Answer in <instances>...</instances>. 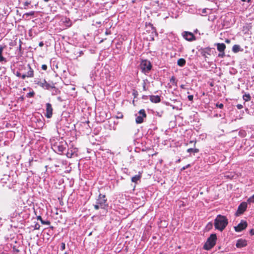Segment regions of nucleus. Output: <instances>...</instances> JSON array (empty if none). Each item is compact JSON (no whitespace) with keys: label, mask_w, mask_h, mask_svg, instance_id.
<instances>
[{"label":"nucleus","mask_w":254,"mask_h":254,"mask_svg":"<svg viewBox=\"0 0 254 254\" xmlns=\"http://www.w3.org/2000/svg\"><path fill=\"white\" fill-rule=\"evenodd\" d=\"M240 49H241V47L239 45H234L233 46V48H232V51L234 52V53H238V52H239L240 51Z\"/></svg>","instance_id":"nucleus-18"},{"label":"nucleus","mask_w":254,"mask_h":254,"mask_svg":"<svg viewBox=\"0 0 254 254\" xmlns=\"http://www.w3.org/2000/svg\"><path fill=\"white\" fill-rule=\"evenodd\" d=\"M212 225H213L212 223H211V222H209V223L208 224V225H207V227H212Z\"/></svg>","instance_id":"nucleus-43"},{"label":"nucleus","mask_w":254,"mask_h":254,"mask_svg":"<svg viewBox=\"0 0 254 254\" xmlns=\"http://www.w3.org/2000/svg\"><path fill=\"white\" fill-rule=\"evenodd\" d=\"M66 146L67 144L65 142H61L56 143L54 147L56 150L61 153L66 149Z\"/></svg>","instance_id":"nucleus-7"},{"label":"nucleus","mask_w":254,"mask_h":254,"mask_svg":"<svg viewBox=\"0 0 254 254\" xmlns=\"http://www.w3.org/2000/svg\"><path fill=\"white\" fill-rule=\"evenodd\" d=\"M43 45H44V43H43V42H40L39 43V46L40 47H42V46H43Z\"/></svg>","instance_id":"nucleus-41"},{"label":"nucleus","mask_w":254,"mask_h":254,"mask_svg":"<svg viewBox=\"0 0 254 254\" xmlns=\"http://www.w3.org/2000/svg\"><path fill=\"white\" fill-rule=\"evenodd\" d=\"M46 110L45 116L47 118H51L53 115V108L52 107V105L50 103H48L46 104Z\"/></svg>","instance_id":"nucleus-9"},{"label":"nucleus","mask_w":254,"mask_h":254,"mask_svg":"<svg viewBox=\"0 0 254 254\" xmlns=\"http://www.w3.org/2000/svg\"><path fill=\"white\" fill-rule=\"evenodd\" d=\"M190 166V164H188V165H187L186 166L184 167L183 168V170H185V169H186L188 168V167H189Z\"/></svg>","instance_id":"nucleus-42"},{"label":"nucleus","mask_w":254,"mask_h":254,"mask_svg":"<svg viewBox=\"0 0 254 254\" xmlns=\"http://www.w3.org/2000/svg\"><path fill=\"white\" fill-rule=\"evenodd\" d=\"M243 99L245 101H249L251 99V96L249 94H245L243 95Z\"/></svg>","instance_id":"nucleus-21"},{"label":"nucleus","mask_w":254,"mask_h":254,"mask_svg":"<svg viewBox=\"0 0 254 254\" xmlns=\"http://www.w3.org/2000/svg\"><path fill=\"white\" fill-rule=\"evenodd\" d=\"M34 13L35 11H31L29 12L25 13L23 15V17H24L25 16H26V18H27L28 16L34 15Z\"/></svg>","instance_id":"nucleus-24"},{"label":"nucleus","mask_w":254,"mask_h":254,"mask_svg":"<svg viewBox=\"0 0 254 254\" xmlns=\"http://www.w3.org/2000/svg\"><path fill=\"white\" fill-rule=\"evenodd\" d=\"M187 152L188 153H193V154L195 153H197L199 151V150L198 149H196V148H189L188 149H187Z\"/></svg>","instance_id":"nucleus-19"},{"label":"nucleus","mask_w":254,"mask_h":254,"mask_svg":"<svg viewBox=\"0 0 254 254\" xmlns=\"http://www.w3.org/2000/svg\"><path fill=\"white\" fill-rule=\"evenodd\" d=\"M20 77L22 78V79H24L26 77H27V76H26V73H24L22 74H21V75Z\"/></svg>","instance_id":"nucleus-34"},{"label":"nucleus","mask_w":254,"mask_h":254,"mask_svg":"<svg viewBox=\"0 0 254 254\" xmlns=\"http://www.w3.org/2000/svg\"><path fill=\"white\" fill-rule=\"evenodd\" d=\"M175 77L174 76H172L170 79V81L171 82H174L175 81Z\"/></svg>","instance_id":"nucleus-38"},{"label":"nucleus","mask_w":254,"mask_h":254,"mask_svg":"<svg viewBox=\"0 0 254 254\" xmlns=\"http://www.w3.org/2000/svg\"><path fill=\"white\" fill-rule=\"evenodd\" d=\"M242 1H244V2H250L251 1V0H241Z\"/></svg>","instance_id":"nucleus-46"},{"label":"nucleus","mask_w":254,"mask_h":254,"mask_svg":"<svg viewBox=\"0 0 254 254\" xmlns=\"http://www.w3.org/2000/svg\"><path fill=\"white\" fill-rule=\"evenodd\" d=\"M225 56V53H224V52H220V53L218 54V57H220V58H224Z\"/></svg>","instance_id":"nucleus-26"},{"label":"nucleus","mask_w":254,"mask_h":254,"mask_svg":"<svg viewBox=\"0 0 254 254\" xmlns=\"http://www.w3.org/2000/svg\"><path fill=\"white\" fill-rule=\"evenodd\" d=\"M75 151V149H74L73 150H68L66 154V155L68 158H71Z\"/></svg>","instance_id":"nucleus-17"},{"label":"nucleus","mask_w":254,"mask_h":254,"mask_svg":"<svg viewBox=\"0 0 254 254\" xmlns=\"http://www.w3.org/2000/svg\"><path fill=\"white\" fill-rule=\"evenodd\" d=\"M109 34V33H108L107 31H106V34H107H107Z\"/></svg>","instance_id":"nucleus-50"},{"label":"nucleus","mask_w":254,"mask_h":254,"mask_svg":"<svg viewBox=\"0 0 254 254\" xmlns=\"http://www.w3.org/2000/svg\"><path fill=\"white\" fill-rule=\"evenodd\" d=\"M247 208V202H242L239 206H238V210L237 211V214L238 215H240L243 214L244 211H246Z\"/></svg>","instance_id":"nucleus-10"},{"label":"nucleus","mask_w":254,"mask_h":254,"mask_svg":"<svg viewBox=\"0 0 254 254\" xmlns=\"http://www.w3.org/2000/svg\"><path fill=\"white\" fill-rule=\"evenodd\" d=\"M45 2H48L49 0H44Z\"/></svg>","instance_id":"nucleus-49"},{"label":"nucleus","mask_w":254,"mask_h":254,"mask_svg":"<svg viewBox=\"0 0 254 254\" xmlns=\"http://www.w3.org/2000/svg\"><path fill=\"white\" fill-rule=\"evenodd\" d=\"M247 202L249 204L254 203V194L247 199Z\"/></svg>","instance_id":"nucleus-22"},{"label":"nucleus","mask_w":254,"mask_h":254,"mask_svg":"<svg viewBox=\"0 0 254 254\" xmlns=\"http://www.w3.org/2000/svg\"><path fill=\"white\" fill-rule=\"evenodd\" d=\"M94 207L96 210H98L99 208H100L99 204H98L97 202L94 205Z\"/></svg>","instance_id":"nucleus-29"},{"label":"nucleus","mask_w":254,"mask_h":254,"mask_svg":"<svg viewBox=\"0 0 254 254\" xmlns=\"http://www.w3.org/2000/svg\"><path fill=\"white\" fill-rule=\"evenodd\" d=\"M150 100L154 103H157L160 102L161 99L160 96L158 95H151L149 97Z\"/></svg>","instance_id":"nucleus-14"},{"label":"nucleus","mask_w":254,"mask_h":254,"mask_svg":"<svg viewBox=\"0 0 254 254\" xmlns=\"http://www.w3.org/2000/svg\"><path fill=\"white\" fill-rule=\"evenodd\" d=\"M35 83L42 87V88L45 89H49L50 88H55L54 84L53 83L50 84L49 83H47V81L45 80V79H35L34 80Z\"/></svg>","instance_id":"nucleus-3"},{"label":"nucleus","mask_w":254,"mask_h":254,"mask_svg":"<svg viewBox=\"0 0 254 254\" xmlns=\"http://www.w3.org/2000/svg\"><path fill=\"white\" fill-rule=\"evenodd\" d=\"M208 10V9H206V8L203 9L202 10V13H206V10Z\"/></svg>","instance_id":"nucleus-45"},{"label":"nucleus","mask_w":254,"mask_h":254,"mask_svg":"<svg viewBox=\"0 0 254 254\" xmlns=\"http://www.w3.org/2000/svg\"><path fill=\"white\" fill-rule=\"evenodd\" d=\"M250 234L252 235H254V229H251L250 231Z\"/></svg>","instance_id":"nucleus-40"},{"label":"nucleus","mask_w":254,"mask_h":254,"mask_svg":"<svg viewBox=\"0 0 254 254\" xmlns=\"http://www.w3.org/2000/svg\"><path fill=\"white\" fill-rule=\"evenodd\" d=\"M19 70L20 71H25L27 77L32 78L34 77V70L29 64L21 66L19 67Z\"/></svg>","instance_id":"nucleus-5"},{"label":"nucleus","mask_w":254,"mask_h":254,"mask_svg":"<svg viewBox=\"0 0 254 254\" xmlns=\"http://www.w3.org/2000/svg\"><path fill=\"white\" fill-rule=\"evenodd\" d=\"M35 94V92L32 91L31 92H30L27 94L26 97L28 98H31L34 96Z\"/></svg>","instance_id":"nucleus-25"},{"label":"nucleus","mask_w":254,"mask_h":254,"mask_svg":"<svg viewBox=\"0 0 254 254\" xmlns=\"http://www.w3.org/2000/svg\"><path fill=\"white\" fill-rule=\"evenodd\" d=\"M186 60L183 58L179 59L177 61L178 65L183 67L186 64Z\"/></svg>","instance_id":"nucleus-16"},{"label":"nucleus","mask_w":254,"mask_h":254,"mask_svg":"<svg viewBox=\"0 0 254 254\" xmlns=\"http://www.w3.org/2000/svg\"><path fill=\"white\" fill-rule=\"evenodd\" d=\"M37 219L41 221L42 220V217L40 216L37 217Z\"/></svg>","instance_id":"nucleus-44"},{"label":"nucleus","mask_w":254,"mask_h":254,"mask_svg":"<svg viewBox=\"0 0 254 254\" xmlns=\"http://www.w3.org/2000/svg\"><path fill=\"white\" fill-rule=\"evenodd\" d=\"M206 54H207V53H206V52L205 50H202V51L201 52V54H202V56L204 57L205 58L206 57Z\"/></svg>","instance_id":"nucleus-32"},{"label":"nucleus","mask_w":254,"mask_h":254,"mask_svg":"<svg viewBox=\"0 0 254 254\" xmlns=\"http://www.w3.org/2000/svg\"><path fill=\"white\" fill-rule=\"evenodd\" d=\"M3 254V253H2V254Z\"/></svg>","instance_id":"nucleus-52"},{"label":"nucleus","mask_w":254,"mask_h":254,"mask_svg":"<svg viewBox=\"0 0 254 254\" xmlns=\"http://www.w3.org/2000/svg\"><path fill=\"white\" fill-rule=\"evenodd\" d=\"M30 4V2L25 1L24 3V4H24V8H26V7H27Z\"/></svg>","instance_id":"nucleus-30"},{"label":"nucleus","mask_w":254,"mask_h":254,"mask_svg":"<svg viewBox=\"0 0 254 254\" xmlns=\"http://www.w3.org/2000/svg\"><path fill=\"white\" fill-rule=\"evenodd\" d=\"M151 64L148 60L142 61L140 64V68L144 73L148 72L151 70Z\"/></svg>","instance_id":"nucleus-6"},{"label":"nucleus","mask_w":254,"mask_h":254,"mask_svg":"<svg viewBox=\"0 0 254 254\" xmlns=\"http://www.w3.org/2000/svg\"><path fill=\"white\" fill-rule=\"evenodd\" d=\"M40 228V225L38 224H37L35 225V229H39Z\"/></svg>","instance_id":"nucleus-39"},{"label":"nucleus","mask_w":254,"mask_h":254,"mask_svg":"<svg viewBox=\"0 0 254 254\" xmlns=\"http://www.w3.org/2000/svg\"><path fill=\"white\" fill-rule=\"evenodd\" d=\"M237 108H238V109H242V108H243V105H241V104H238V105H237Z\"/></svg>","instance_id":"nucleus-37"},{"label":"nucleus","mask_w":254,"mask_h":254,"mask_svg":"<svg viewBox=\"0 0 254 254\" xmlns=\"http://www.w3.org/2000/svg\"><path fill=\"white\" fill-rule=\"evenodd\" d=\"M188 99L190 100V101H192L193 100V96L191 95H189L188 97Z\"/></svg>","instance_id":"nucleus-35"},{"label":"nucleus","mask_w":254,"mask_h":254,"mask_svg":"<svg viewBox=\"0 0 254 254\" xmlns=\"http://www.w3.org/2000/svg\"><path fill=\"white\" fill-rule=\"evenodd\" d=\"M105 195L100 194L96 200V202L99 204L100 208L107 209L108 204L107 202V199L105 198Z\"/></svg>","instance_id":"nucleus-4"},{"label":"nucleus","mask_w":254,"mask_h":254,"mask_svg":"<svg viewBox=\"0 0 254 254\" xmlns=\"http://www.w3.org/2000/svg\"><path fill=\"white\" fill-rule=\"evenodd\" d=\"M217 49L220 52H224L226 49V45L224 43H217L216 44Z\"/></svg>","instance_id":"nucleus-15"},{"label":"nucleus","mask_w":254,"mask_h":254,"mask_svg":"<svg viewBox=\"0 0 254 254\" xmlns=\"http://www.w3.org/2000/svg\"><path fill=\"white\" fill-rule=\"evenodd\" d=\"M184 38L188 41H192L195 40V36L194 35L189 32H184L183 33Z\"/></svg>","instance_id":"nucleus-12"},{"label":"nucleus","mask_w":254,"mask_h":254,"mask_svg":"<svg viewBox=\"0 0 254 254\" xmlns=\"http://www.w3.org/2000/svg\"><path fill=\"white\" fill-rule=\"evenodd\" d=\"M42 69L43 70H46L47 69V66L46 64H43L42 65Z\"/></svg>","instance_id":"nucleus-36"},{"label":"nucleus","mask_w":254,"mask_h":254,"mask_svg":"<svg viewBox=\"0 0 254 254\" xmlns=\"http://www.w3.org/2000/svg\"><path fill=\"white\" fill-rule=\"evenodd\" d=\"M216 240V235L215 234H211L204 245L203 249L205 250H210L215 246Z\"/></svg>","instance_id":"nucleus-2"},{"label":"nucleus","mask_w":254,"mask_h":254,"mask_svg":"<svg viewBox=\"0 0 254 254\" xmlns=\"http://www.w3.org/2000/svg\"><path fill=\"white\" fill-rule=\"evenodd\" d=\"M216 106L217 107L220 108V109H222L223 107V104H222V103H217L216 104Z\"/></svg>","instance_id":"nucleus-28"},{"label":"nucleus","mask_w":254,"mask_h":254,"mask_svg":"<svg viewBox=\"0 0 254 254\" xmlns=\"http://www.w3.org/2000/svg\"><path fill=\"white\" fill-rule=\"evenodd\" d=\"M65 248V245L64 243H62L61 246V250L64 251Z\"/></svg>","instance_id":"nucleus-27"},{"label":"nucleus","mask_w":254,"mask_h":254,"mask_svg":"<svg viewBox=\"0 0 254 254\" xmlns=\"http://www.w3.org/2000/svg\"><path fill=\"white\" fill-rule=\"evenodd\" d=\"M19 70H20L19 69ZM21 71H16V73H15L16 76H17V77H20L21 75V73L20 72Z\"/></svg>","instance_id":"nucleus-31"},{"label":"nucleus","mask_w":254,"mask_h":254,"mask_svg":"<svg viewBox=\"0 0 254 254\" xmlns=\"http://www.w3.org/2000/svg\"><path fill=\"white\" fill-rule=\"evenodd\" d=\"M228 224V219L226 216L218 215L214 220V225L216 229L222 231Z\"/></svg>","instance_id":"nucleus-1"},{"label":"nucleus","mask_w":254,"mask_h":254,"mask_svg":"<svg viewBox=\"0 0 254 254\" xmlns=\"http://www.w3.org/2000/svg\"><path fill=\"white\" fill-rule=\"evenodd\" d=\"M180 87H181V88L184 89L185 88V85H181Z\"/></svg>","instance_id":"nucleus-48"},{"label":"nucleus","mask_w":254,"mask_h":254,"mask_svg":"<svg viewBox=\"0 0 254 254\" xmlns=\"http://www.w3.org/2000/svg\"><path fill=\"white\" fill-rule=\"evenodd\" d=\"M146 117V114L144 109H141L138 112V115H136L135 122L136 124H141L143 122V119Z\"/></svg>","instance_id":"nucleus-8"},{"label":"nucleus","mask_w":254,"mask_h":254,"mask_svg":"<svg viewBox=\"0 0 254 254\" xmlns=\"http://www.w3.org/2000/svg\"><path fill=\"white\" fill-rule=\"evenodd\" d=\"M140 179V175H135L131 178V181L134 183H136Z\"/></svg>","instance_id":"nucleus-20"},{"label":"nucleus","mask_w":254,"mask_h":254,"mask_svg":"<svg viewBox=\"0 0 254 254\" xmlns=\"http://www.w3.org/2000/svg\"><path fill=\"white\" fill-rule=\"evenodd\" d=\"M143 89L144 90H146V87H145V83H144V85L143 86Z\"/></svg>","instance_id":"nucleus-47"},{"label":"nucleus","mask_w":254,"mask_h":254,"mask_svg":"<svg viewBox=\"0 0 254 254\" xmlns=\"http://www.w3.org/2000/svg\"><path fill=\"white\" fill-rule=\"evenodd\" d=\"M41 223L43 224H47V225H49L50 224V222L47 221H45L44 220H42L41 221Z\"/></svg>","instance_id":"nucleus-33"},{"label":"nucleus","mask_w":254,"mask_h":254,"mask_svg":"<svg viewBox=\"0 0 254 254\" xmlns=\"http://www.w3.org/2000/svg\"><path fill=\"white\" fill-rule=\"evenodd\" d=\"M247 226V222L242 220L236 227H235V230L236 232H241V231L245 229Z\"/></svg>","instance_id":"nucleus-11"},{"label":"nucleus","mask_w":254,"mask_h":254,"mask_svg":"<svg viewBox=\"0 0 254 254\" xmlns=\"http://www.w3.org/2000/svg\"><path fill=\"white\" fill-rule=\"evenodd\" d=\"M3 47H0V62L5 61V58L2 56V53L3 51Z\"/></svg>","instance_id":"nucleus-23"},{"label":"nucleus","mask_w":254,"mask_h":254,"mask_svg":"<svg viewBox=\"0 0 254 254\" xmlns=\"http://www.w3.org/2000/svg\"><path fill=\"white\" fill-rule=\"evenodd\" d=\"M247 245V242L246 240L243 239H239L237 242L236 246L238 248H241L246 246Z\"/></svg>","instance_id":"nucleus-13"},{"label":"nucleus","mask_w":254,"mask_h":254,"mask_svg":"<svg viewBox=\"0 0 254 254\" xmlns=\"http://www.w3.org/2000/svg\"><path fill=\"white\" fill-rule=\"evenodd\" d=\"M190 143H193V141H190Z\"/></svg>","instance_id":"nucleus-51"}]
</instances>
